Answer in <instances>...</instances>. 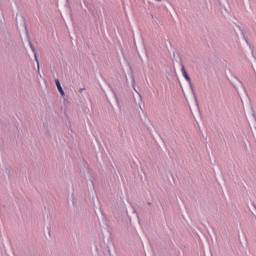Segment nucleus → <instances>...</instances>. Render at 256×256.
<instances>
[{"mask_svg":"<svg viewBox=\"0 0 256 256\" xmlns=\"http://www.w3.org/2000/svg\"><path fill=\"white\" fill-rule=\"evenodd\" d=\"M182 75L188 81V83H191V78L189 77V74H187V71L185 70V66L181 67Z\"/></svg>","mask_w":256,"mask_h":256,"instance_id":"obj_1","label":"nucleus"},{"mask_svg":"<svg viewBox=\"0 0 256 256\" xmlns=\"http://www.w3.org/2000/svg\"><path fill=\"white\" fill-rule=\"evenodd\" d=\"M29 45H30L31 50H32L33 53H34L35 60H36L37 63L39 64V60L37 59V51L35 50V46H33V43H31V42H29Z\"/></svg>","mask_w":256,"mask_h":256,"instance_id":"obj_2","label":"nucleus"},{"mask_svg":"<svg viewBox=\"0 0 256 256\" xmlns=\"http://www.w3.org/2000/svg\"><path fill=\"white\" fill-rule=\"evenodd\" d=\"M55 83H56V87L61 86V82H59V80H55Z\"/></svg>","mask_w":256,"mask_h":256,"instance_id":"obj_3","label":"nucleus"},{"mask_svg":"<svg viewBox=\"0 0 256 256\" xmlns=\"http://www.w3.org/2000/svg\"><path fill=\"white\" fill-rule=\"evenodd\" d=\"M59 92L61 93L62 97H65V91L63 89L59 90Z\"/></svg>","mask_w":256,"mask_h":256,"instance_id":"obj_4","label":"nucleus"},{"mask_svg":"<svg viewBox=\"0 0 256 256\" xmlns=\"http://www.w3.org/2000/svg\"><path fill=\"white\" fill-rule=\"evenodd\" d=\"M57 89H58V91L63 90V87L61 86V84H60V86H57Z\"/></svg>","mask_w":256,"mask_h":256,"instance_id":"obj_5","label":"nucleus"},{"mask_svg":"<svg viewBox=\"0 0 256 256\" xmlns=\"http://www.w3.org/2000/svg\"><path fill=\"white\" fill-rule=\"evenodd\" d=\"M156 1H161V0H156Z\"/></svg>","mask_w":256,"mask_h":256,"instance_id":"obj_6","label":"nucleus"},{"mask_svg":"<svg viewBox=\"0 0 256 256\" xmlns=\"http://www.w3.org/2000/svg\"><path fill=\"white\" fill-rule=\"evenodd\" d=\"M156 1H161V0H156Z\"/></svg>","mask_w":256,"mask_h":256,"instance_id":"obj_7","label":"nucleus"}]
</instances>
